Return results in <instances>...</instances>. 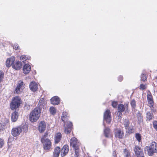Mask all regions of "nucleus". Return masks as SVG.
Here are the masks:
<instances>
[{
    "mask_svg": "<svg viewBox=\"0 0 157 157\" xmlns=\"http://www.w3.org/2000/svg\"><path fill=\"white\" fill-rule=\"evenodd\" d=\"M46 125L45 122L44 121H41L39 123L38 129L40 132L42 133L45 131Z\"/></svg>",
    "mask_w": 157,
    "mask_h": 157,
    "instance_id": "8",
    "label": "nucleus"
},
{
    "mask_svg": "<svg viewBox=\"0 0 157 157\" xmlns=\"http://www.w3.org/2000/svg\"><path fill=\"white\" fill-rule=\"evenodd\" d=\"M18 45L17 44H14V45L13 46V48L15 50H17L18 48Z\"/></svg>",
    "mask_w": 157,
    "mask_h": 157,
    "instance_id": "43",
    "label": "nucleus"
},
{
    "mask_svg": "<svg viewBox=\"0 0 157 157\" xmlns=\"http://www.w3.org/2000/svg\"><path fill=\"white\" fill-rule=\"evenodd\" d=\"M51 101L52 104L57 105L59 103L60 101L59 98L58 96H56L52 98L51 99Z\"/></svg>",
    "mask_w": 157,
    "mask_h": 157,
    "instance_id": "16",
    "label": "nucleus"
},
{
    "mask_svg": "<svg viewBox=\"0 0 157 157\" xmlns=\"http://www.w3.org/2000/svg\"><path fill=\"white\" fill-rule=\"evenodd\" d=\"M21 130V132H26L28 129V127L26 125H23L21 127H19Z\"/></svg>",
    "mask_w": 157,
    "mask_h": 157,
    "instance_id": "29",
    "label": "nucleus"
},
{
    "mask_svg": "<svg viewBox=\"0 0 157 157\" xmlns=\"http://www.w3.org/2000/svg\"><path fill=\"white\" fill-rule=\"evenodd\" d=\"M104 119L108 123H109L111 121V113L110 111L107 110L104 114Z\"/></svg>",
    "mask_w": 157,
    "mask_h": 157,
    "instance_id": "7",
    "label": "nucleus"
},
{
    "mask_svg": "<svg viewBox=\"0 0 157 157\" xmlns=\"http://www.w3.org/2000/svg\"><path fill=\"white\" fill-rule=\"evenodd\" d=\"M70 145L74 148L79 147L80 143H79L77 139L75 137L72 138L70 140Z\"/></svg>",
    "mask_w": 157,
    "mask_h": 157,
    "instance_id": "6",
    "label": "nucleus"
},
{
    "mask_svg": "<svg viewBox=\"0 0 157 157\" xmlns=\"http://www.w3.org/2000/svg\"><path fill=\"white\" fill-rule=\"evenodd\" d=\"M21 132V129L19 127H17L12 129L11 134L13 136H17L19 135Z\"/></svg>",
    "mask_w": 157,
    "mask_h": 157,
    "instance_id": "11",
    "label": "nucleus"
},
{
    "mask_svg": "<svg viewBox=\"0 0 157 157\" xmlns=\"http://www.w3.org/2000/svg\"><path fill=\"white\" fill-rule=\"evenodd\" d=\"M127 133H131L133 132V128L132 126H128V128L125 129Z\"/></svg>",
    "mask_w": 157,
    "mask_h": 157,
    "instance_id": "30",
    "label": "nucleus"
},
{
    "mask_svg": "<svg viewBox=\"0 0 157 157\" xmlns=\"http://www.w3.org/2000/svg\"><path fill=\"white\" fill-rule=\"evenodd\" d=\"M134 151L137 157H144L143 150L139 146L135 147Z\"/></svg>",
    "mask_w": 157,
    "mask_h": 157,
    "instance_id": "5",
    "label": "nucleus"
},
{
    "mask_svg": "<svg viewBox=\"0 0 157 157\" xmlns=\"http://www.w3.org/2000/svg\"><path fill=\"white\" fill-rule=\"evenodd\" d=\"M29 88L32 91H35L37 89V84L35 82H32L30 84Z\"/></svg>",
    "mask_w": 157,
    "mask_h": 157,
    "instance_id": "17",
    "label": "nucleus"
},
{
    "mask_svg": "<svg viewBox=\"0 0 157 157\" xmlns=\"http://www.w3.org/2000/svg\"><path fill=\"white\" fill-rule=\"evenodd\" d=\"M147 118L149 121L152 119L153 116L152 113L150 112H148L147 113Z\"/></svg>",
    "mask_w": 157,
    "mask_h": 157,
    "instance_id": "31",
    "label": "nucleus"
},
{
    "mask_svg": "<svg viewBox=\"0 0 157 157\" xmlns=\"http://www.w3.org/2000/svg\"><path fill=\"white\" fill-rule=\"evenodd\" d=\"M115 137L119 138H122L124 135L123 131L118 128H116L115 129Z\"/></svg>",
    "mask_w": 157,
    "mask_h": 157,
    "instance_id": "9",
    "label": "nucleus"
},
{
    "mask_svg": "<svg viewBox=\"0 0 157 157\" xmlns=\"http://www.w3.org/2000/svg\"><path fill=\"white\" fill-rule=\"evenodd\" d=\"M147 77V75L146 74H142L141 76V80L144 82L145 81Z\"/></svg>",
    "mask_w": 157,
    "mask_h": 157,
    "instance_id": "33",
    "label": "nucleus"
},
{
    "mask_svg": "<svg viewBox=\"0 0 157 157\" xmlns=\"http://www.w3.org/2000/svg\"><path fill=\"white\" fill-rule=\"evenodd\" d=\"M79 148L78 147L77 148H74L75 150V155H76V157H77L78 156V154H79Z\"/></svg>",
    "mask_w": 157,
    "mask_h": 157,
    "instance_id": "37",
    "label": "nucleus"
},
{
    "mask_svg": "<svg viewBox=\"0 0 157 157\" xmlns=\"http://www.w3.org/2000/svg\"><path fill=\"white\" fill-rule=\"evenodd\" d=\"M45 99L44 98H41L39 100L38 105V107L40 109H44L46 106V102L45 101Z\"/></svg>",
    "mask_w": 157,
    "mask_h": 157,
    "instance_id": "12",
    "label": "nucleus"
},
{
    "mask_svg": "<svg viewBox=\"0 0 157 157\" xmlns=\"http://www.w3.org/2000/svg\"><path fill=\"white\" fill-rule=\"evenodd\" d=\"M66 125V127L65 128L64 132L68 134L71 132V130L72 124L71 122L68 121Z\"/></svg>",
    "mask_w": 157,
    "mask_h": 157,
    "instance_id": "14",
    "label": "nucleus"
},
{
    "mask_svg": "<svg viewBox=\"0 0 157 157\" xmlns=\"http://www.w3.org/2000/svg\"><path fill=\"white\" fill-rule=\"evenodd\" d=\"M60 152V148L59 147H57L55 149L53 152V155L54 157H58Z\"/></svg>",
    "mask_w": 157,
    "mask_h": 157,
    "instance_id": "22",
    "label": "nucleus"
},
{
    "mask_svg": "<svg viewBox=\"0 0 157 157\" xmlns=\"http://www.w3.org/2000/svg\"><path fill=\"white\" fill-rule=\"evenodd\" d=\"M136 140L139 142H140L141 141V136L140 134L139 133H136Z\"/></svg>",
    "mask_w": 157,
    "mask_h": 157,
    "instance_id": "35",
    "label": "nucleus"
},
{
    "mask_svg": "<svg viewBox=\"0 0 157 157\" xmlns=\"http://www.w3.org/2000/svg\"><path fill=\"white\" fill-rule=\"evenodd\" d=\"M68 146L66 145L64 146L61 150V156H64L68 153Z\"/></svg>",
    "mask_w": 157,
    "mask_h": 157,
    "instance_id": "15",
    "label": "nucleus"
},
{
    "mask_svg": "<svg viewBox=\"0 0 157 157\" xmlns=\"http://www.w3.org/2000/svg\"><path fill=\"white\" fill-rule=\"evenodd\" d=\"M4 144V142L3 139L0 138V148H2Z\"/></svg>",
    "mask_w": 157,
    "mask_h": 157,
    "instance_id": "36",
    "label": "nucleus"
},
{
    "mask_svg": "<svg viewBox=\"0 0 157 157\" xmlns=\"http://www.w3.org/2000/svg\"><path fill=\"white\" fill-rule=\"evenodd\" d=\"M48 135V133L46 132L42 138L41 142L43 144V147L45 150H49L51 147V142L50 141L46 138V136Z\"/></svg>",
    "mask_w": 157,
    "mask_h": 157,
    "instance_id": "4",
    "label": "nucleus"
},
{
    "mask_svg": "<svg viewBox=\"0 0 157 157\" xmlns=\"http://www.w3.org/2000/svg\"><path fill=\"white\" fill-rule=\"evenodd\" d=\"M67 114L66 112H63L62 116L61 119L62 121L64 122L65 120L68 119ZM65 124V122H64Z\"/></svg>",
    "mask_w": 157,
    "mask_h": 157,
    "instance_id": "26",
    "label": "nucleus"
},
{
    "mask_svg": "<svg viewBox=\"0 0 157 157\" xmlns=\"http://www.w3.org/2000/svg\"><path fill=\"white\" fill-rule=\"evenodd\" d=\"M26 58L27 57L25 56H22L20 57L21 60H22L23 62H24L25 60H26Z\"/></svg>",
    "mask_w": 157,
    "mask_h": 157,
    "instance_id": "39",
    "label": "nucleus"
},
{
    "mask_svg": "<svg viewBox=\"0 0 157 157\" xmlns=\"http://www.w3.org/2000/svg\"><path fill=\"white\" fill-rule=\"evenodd\" d=\"M123 79V77L122 76H120L119 77L118 79L120 82Z\"/></svg>",
    "mask_w": 157,
    "mask_h": 157,
    "instance_id": "44",
    "label": "nucleus"
},
{
    "mask_svg": "<svg viewBox=\"0 0 157 157\" xmlns=\"http://www.w3.org/2000/svg\"><path fill=\"white\" fill-rule=\"evenodd\" d=\"M154 128L157 131V121H154L153 123Z\"/></svg>",
    "mask_w": 157,
    "mask_h": 157,
    "instance_id": "40",
    "label": "nucleus"
},
{
    "mask_svg": "<svg viewBox=\"0 0 157 157\" xmlns=\"http://www.w3.org/2000/svg\"><path fill=\"white\" fill-rule=\"evenodd\" d=\"M118 109L119 115H120L122 113L121 112H123L125 110H127L128 108V104H126L124 105L122 104H120L118 106Z\"/></svg>",
    "mask_w": 157,
    "mask_h": 157,
    "instance_id": "10",
    "label": "nucleus"
},
{
    "mask_svg": "<svg viewBox=\"0 0 157 157\" xmlns=\"http://www.w3.org/2000/svg\"><path fill=\"white\" fill-rule=\"evenodd\" d=\"M18 113L15 111L12 113L11 115V120L13 122L16 121L18 118Z\"/></svg>",
    "mask_w": 157,
    "mask_h": 157,
    "instance_id": "21",
    "label": "nucleus"
},
{
    "mask_svg": "<svg viewBox=\"0 0 157 157\" xmlns=\"http://www.w3.org/2000/svg\"><path fill=\"white\" fill-rule=\"evenodd\" d=\"M146 88V86L143 84H141L140 86V89L142 90L145 89Z\"/></svg>",
    "mask_w": 157,
    "mask_h": 157,
    "instance_id": "42",
    "label": "nucleus"
},
{
    "mask_svg": "<svg viewBox=\"0 0 157 157\" xmlns=\"http://www.w3.org/2000/svg\"><path fill=\"white\" fill-rule=\"evenodd\" d=\"M130 104L132 107L134 109V110L135 109V108L136 106V102L135 100L134 99H132L131 101Z\"/></svg>",
    "mask_w": 157,
    "mask_h": 157,
    "instance_id": "34",
    "label": "nucleus"
},
{
    "mask_svg": "<svg viewBox=\"0 0 157 157\" xmlns=\"http://www.w3.org/2000/svg\"><path fill=\"white\" fill-rule=\"evenodd\" d=\"M15 60V58L14 56H12L8 59L6 61V65L7 67H10L13 64Z\"/></svg>",
    "mask_w": 157,
    "mask_h": 157,
    "instance_id": "13",
    "label": "nucleus"
},
{
    "mask_svg": "<svg viewBox=\"0 0 157 157\" xmlns=\"http://www.w3.org/2000/svg\"><path fill=\"white\" fill-rule=\"evenodd\" d=\"M22 90H20V89L18 88V87H17L15 89L16 93L17 94H20Z\"/></svg>",
    "mask_w": 157,
    "mask_h": 157,
    "instance_id": "38",
    "label": "nucleus"
},
{
    "mask_svg": "<svg viewBox=\"0 0 157 157\" xmlns=\"http://www.w3.org/2000/svg\"><path fill=\"white\" fill-rule=\"evenodd\" d=\"M117 103L116 101H113L112 102V106L114 108H116L117 106Z\"/></svg>",
    "mask_w": 157,
    "mask_h": 157,
    "instance_id": "41",
    "label": "nucleus"
},
{
    "mask_svg": "<svg viewBox=\"0 0 157 157\" xmlns=\"http://www.w3.org/2000/svg\"><path fill=\"white\" fill-rule=\"evenodd\" d=\"M24 84L23 83V82L20 81L18 82L17 87H18V88H20V90H22L24 87Z\"/></svg>",
    "mask_w": 157,
    "mask_h": 157,
    "instance_id": "27",
    "label": "nucleus"
},
{
    "mask_svg": "<svg viewBox=\"0 0 157 157\" xmlns=\"http://www.w3.org/2000/svg\"><path fill=\"white\" fill-rule=\"evenodd\" d=\"M104 134L106 137H109L111 136L110 130L109 128H106L104 130Z\"/></svg>",
    "mask_w": 157,
    "mask_h": 157,
    "instance_id": "23",
    "label": "nucleus"
},
{
    "mask_svg": "<svg viewBox=\"0 0 157 157\" xmlns=\"http://www.w3.org/2000/svg\"><path fill=\"white\" fill-rule=\"evenodd\" d=\"M144 151H147V154L149 156H152L154 153H157V144L155 142H152L149 147H145Z\"/></svg>",
    "mask_w": 157,
    "mask_h": 157,
    "instance_id": "2",
    "label": "nucleus"
},
{
    "mask_svg": "<svg viewBox=\"0 0 157 157\" xmlns=\"http://www.w3.org/2000/svg\"><path fill=\"white\" fill-rule=\"evenodd\" d=\"M21 63L19 61H17L14 63H13L12 67L13 69L18 70L21 68Z\"/></svg>",
    "mask_w": 157,
    "mask_h": 157,
    "instance_id": "18",
    "label": "nucleus"
},
{
    "mask_svg": "<svg viewBox=\"0 0 157 157\" xmlns=\"http://www.w3.org/2000/svg\"><path fill=\"white\" fill-rule=\"evenodd\" d=\"M31 69V67L29 64H25L23 67V72L25 74H27L30 71Z\"/></svg>",
    "mask_w": 157,
    "mask_h": 157,
    "instance_id": "19",
    "label": "nucleus"
},
{
    "mask_svg": "<svg viewBox=\"0 0 157 157\" xmlns=\"http://www.w3.org/2000/svg\"><path fill=\"white\" fill-rule=\"evenodd\" d=\"M62 137V135L60 133H57L55 135L54 140L56 144L58 143Z\"/></svg>",
    "mask_w": 157,
    "mask_h": 157,
    "instance_id": "20",
    "label": "nucleus"
},
{
    "mask_svg": "<svg viewBox=\"0 0 157 157\" xmlns=\"http://www.w3.org/2000/svg\"><path fill=\"white\" fill-rule=\"evenodd\" d=\"M133 111H134L135 114L136 115L138 119L141 121L142 119V116L141 114L140 113V112L135 109Z\"/></svg>",
    "mask_w": 157,
    "mask_h": 157,
    "instance_id": "25",
    "label": "nucleus"
},
{
    "mask_svg": "<svg viewBox=\"0 0 157 157\" xmlns=\"http://www.w3.org/2000/svg\"><path fill=\"white\" fill-rule=\"evenodd\" d=\"M147 98L148 103L151 105V106H152V104L153 103V101L152 100V96L150 93H148L147 95Z\"/></svg>",
    "mask_w": 157,
    "mask_h": 157,
    "instance_id": "24",
    "label": "nucleus"
},
{
    "mask_svg": "<svg viewBox=\"0 0 157 157\" xmlns=\"http://www.w3.org/2000/svg\"><path fill=\"white\" fill-rule=\"evenodd\" d=\"M41 109L38 107L35 108L30 113L29 116V120L32 122L36 121L39 118L40 116Z\"/></svg>",
    "mask_w": 157,
    "mask_h": 157,
    "instance_id": "1",
    "label": "nucleus"
},
{
    "mask_svg": "<svg viewBox=\"0 0 157 157\" xmlns=\"http://www.w3.org/2000/svg\"><path fill=\"white\" fill-rule=\"evenodd\" d=\"M123 124L125 129H127L129 126V121L128 120L125 119L124 121Z\"/></svg>",
    "mask_w": 157,
    "mask_h": 157,
    "instance_id": "28",
    "label": "nucleus"
},
{
    "mask_svg": "<svg viewBox=\"0 0 157 157\" xmlns=\"http://www.w3.org/2000/svg\"><path fill=\"white\" fill-rule=\"evenodd\" d=\"M50 112L51 114L54 115L56 112V110L54 107H51L50 108Z\"/></svg>",
    "mask_w": 157,
    "mask_h": 157,
    "instance_id": "32",
    "label": "nucleus"
},
{
    "mask_svg": "<svg viewBox=\"0 0 157 157\" xmlns=\"http://www.w3.org/2000/svg\"><path fill=\"white\" fill-rule=\"evenodd\" d=\"M21 103V98L18 96L13 97L12 99L10 104V107L11 109H16L18 108Z\"/></svg>",
    "mask_w": 157,
    "mask_h": 157,
    "instance_id": "3",
    "label": "nucleus"
}]
</instances>
